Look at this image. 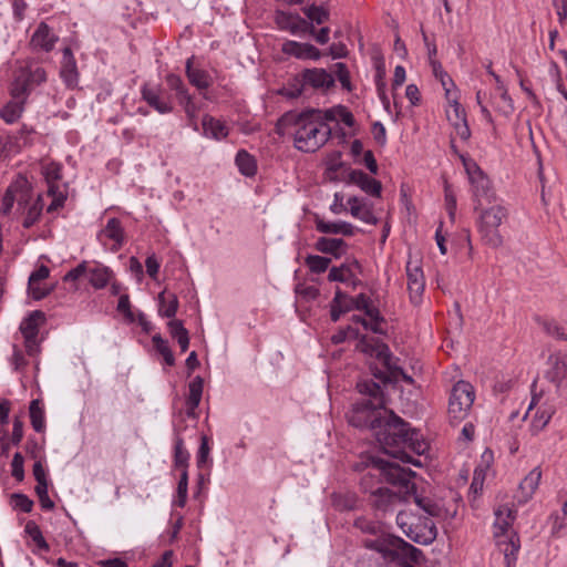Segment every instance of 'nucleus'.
<instances>
[{
	"label": "nucleus",
	"instance_id": "obj_1",
	"mask_svg": "<svg viewBox=\"0 0 567 567\" xmlns=\"http://www.w3.org/2000/svg\"><path fill=\"white\" fill-rule=\"evenodd\" d=\"M374 435L386 454L415 466H420L421 462L414 460L409 451L422 455L429 450V444L422 434L411 429L408 422L392 411H383L380 426L375 429Z\"/></svg>",
	"mask_w": 567,
	"mask_h": 567
},
{
	"label": "nucleus",
	"instance_id": "obj_2",
	"mask_svg": "<svg viewBox=\"0 0 567 567\" xmlns=\"http://www.w3.org/2000/svg\"><path fill=\"white\" fill-rule=\"evenodd\" d=\"M276 132L291 135L295 147L305 153L318 151L331 137V127L323 117V110L312 107L286 112L278 118Z\"/></svg>",
	"mask_w": 567,
	"mask_h": 567
},
{
	"label": "nucleus",
	"instance_id": "obj_3",
	"mask_svg": "<svg viewBox=\"0 0 567 567\" xmlns=\"http://www.w3.org/2000/svg\"><path fill=\"white\" fill-rule=\"evenodd\" d=\"M373 464L384 473L385 481L396 488L393 491L383 486L369 496V502L375 511L381 513L393 511L399 503L415 493L414 472L384 460H375Z\"/></svg>",
	"mask_w": 567,
	"mask_h": 567
},
{
	"label": "nucleus",
	"instance_id": "obj_4",
	"mask_svg": "<svg viewBox=\"0 0 567 567\" xmlns=\"http://www.w3.org/2000/svg\"><path fill=\"white\" fill-rule=\"evenodd\" d=\"M396 524L406 537L420 545H430L437 536L436 526L430 517L399 512Z\"/></svg>",
	"mask_w": 567,
	"mask_h": 567
},
{
	"label": "nucleus",
	"instance_id": "obj_5",
	"mask_svg": "<svg viewBox=\"0 0 567 567\" xmlns=\"http://www.w3.org/2000/svg\"><path fill=\"white\" fill-rule=\"evenodd\" d=\"M508 218L507 209L502 205H494L481 210L477 221L478 233L483 243L492 248L503 245L499 226Z\"/></svg>",
	"mask_w": 567,
	"mask_h": 567
},
{
	"label": "nucleus",
	"instance_id": "obj_6",
	"mask_svg": "<svg viewBox=\"0 0 567 567\" xmlns=\"http://www.w3.org/2000/svg\"><path fill=\"white\" fill-rule=\"evenodd\" d=\"M45 79L47 74L43 68L32 61H27L14 73L10 89L11 96L27 99L30 92Z\"/></svg>",
	"mask_w": 567,
	"mask_h": 567
},
{
	"label": "nucleus",
	"instance_id": "obj_7",
	"mask_svg": "<svg viewBox=\"0 0 567 567\" xmlns=\"http://www.w3.org/2000/svg\"><path fill=\"white\" fill-rule=\"evenodd\" d=\"M463 163L472 185L475 209L477 210L483 205V202L488 204L495 202L496 195L487 175L475 162L463 159Z\"/></svg>",
	"mask_w": 567,
	"mask_h": 567
},
{
	"label": "nucleus",
	"instance_id": "obj_8",
	"mask_svg": "<svg viewBox=\"0 0 567 567\" xmlns=\"http://www.w3.org/2000/svg\"><path fill=\"white\" fill-rule=\"evenodd\" d=\"M61 165L58 163H47L42 166V174L48 184L47 198H51L48 205V213H52L62 207L69 195L66 183L61 182Z\"/></svg>",
	"mask_w": 567,
	"mask_h": 567
},
{
	"label": "nucleus",
	"instance_id": "obj_9",
	"mask_svg": "<svg viewBox=\"0 0 567 567\" xmlns=\"http://www.w3.org/2000/svg\"><path fill=\"white\" fill-rule=\"evenodd\" d=\"M31 195L28 186V181L23 177H18L7 188L1 205L0 214L9 216L13 214H23Z\"/></svg>",
	"mask_w": 567,
	"mask_h": 567
},
{
	"label": "nucleus",
	"instance_id": "obj_10",
	"mask_svg": "<svg viewBox=\"0 0 567 567\" xmlns=\"http://www.w3.org/2000/svg\"><path fill=\"white\" fill-rule=\"evenodd\" d=\"M475 399L474 388L466 381L456 382L451 391L449 399V415L453 421L460 422L464 420Z\"/></svg>",
	"mask_w": 567,
	"mask_h": 567
},
{
	"label": "nucleus",
	"instance_id": "obj_11",
	"mask_svg": "<svg viewBox=\"0 0 567 567\" xmlns=\"http://www.w3.org/2000/svg\"><path fill=\"white\" fill-rule=\"evenodd\" d=\"M43 319L41 311H33L20 323L19 330L29 355H35L39 352L38 334Z\"/></svg>",
	"mask_w": 567,
	"mask_h": 567
},
{
	"label": "nucleus",
	"instance_id": "obj_12",
	"mask_svg": "<svg viewBox=\"0 0 567 567\" xmlns=\"http://www.w3.org/2000/svg\"><path fill=\"white\" fill-rule=\"evenodd\" d=\"M381 415L380 410L360 401L353 405L348 420L352 426L369 427L375 432V429L380 426Z\"/></svg>",
	"mask_w": 567,
	"mask_h": 567
},
{
	"label": "nucleus",
	"instance_id": "obj_13",
	"mask_svg": "<svg viewBox=\"0 0 567 567\" xmlns=\"http://www.w3.org/2000/svg\"><path fill=\"white\" fill-rule=\"evenodd\" d=\"M547 365L544 377L555 385L556 392H560L567 386V355L563 358L558 353L550 354Z\"/></svg>",
	"mask_w": 567,
	"mask_h": 567
},
{
	"label": "nucleus",
	"instance_id": "obj_14",
	"mask_svg": "<svg viewBox=\"0 0 567 567\" xmlns=\"http://www.w3.org/2000/svg\"><path fill=\"white\" fill-rule=\"evenodd\" d=\"M299 78L306 92L308 89L327 91L334 85L333 76L324 69L312 68L300 72Z\"/></svg>",
	"mask_w": 567,
	"mask_h": 567
},
{
	"label": "nucleus",
	"instance_id": "obj_15",
	"mask_svg": "<svg viewBox=\"0 0 567 567\" xmlns=\"http://www.w3.org/2000/svg\"><path fill=\"white\" fill-rule=\"evenodd\" d=\"M360 347L363 352L375 357L384 365L392 378L395 375L393 367H399L396 364L398 359L393 357L386 343L379 340H375L374 343H367L365 338L363 337L360 341Z\"/></svg>",
	"mask_w": 567,
	"mask_h": 567
},
{
	"label": "nucleus",
	"instance_id": "obj_16",
	"mask_svg": "<svg viewBox=\"0 0 567 567\" xmlns=\"http://www.w3.org/2000/svg\"><path fill=\"white\" fill-rule=\"evenodd\" d=\"M58 40L59 37L53 30L45 22H40L31 35L29 45L34 52H50L53 50Z\"/></svg>",
	"mask_w": 567,
	"mask_h": 567
},
{
	"label": "nucleus",
	"instance_id": "obj_17",
	"mask_svg": "<svg viewBox=\"0 0 567 567\" xmlns=\"http://www.w3.org/2000/svg\"><path fill=\"white\" fill-rule=\"evenodd\" d=\"M398 536L393 535H381L373 539H364L363 546L368 549L379 553L383 559L388 561L395 560V551L398 549L399 542Z\"/></svg>",
	"mask_w": 567,
	"mask_h": 567
},
{
	"label": "nucleus",
	"instance_id": "obj_18",
	"mask_svg": "<svg viewBox=\"0 0 567 567\" xmlns=\"http://www.w3.org/2000/svg\"><path fill=\"white\" fill-rule=\"evenodd\" d=\"M406 277L411 302L417 305L421 301L425 287L422 268L409 261L406 265Z\"/></svg>",
	"mask_w": 567,
	"mask_h": 567
},
{
	"label": "nucleus",
	"instance_id": "obj_19",
	"mask_svg": "<svg viewBox=\"0 0 567 567\" xmlns=\"http://www.w3.org/2000/svg\"><path fill=\"white\" fill-rule=\"evenodd\" d=\"M281 51L290 56L299 60H313L317 61L321 58V52L318 48L310 43H301L288 40L282 43Z\"/></svg>",
	"mask_w": 567,
	"mask_h": 567
},
{
	"label": "nucleus",
	"instance_id": "obj_20",
	"mask_svg": "<svg viewBox=\"0 0 567 567\" xmlns=\"http://www.w3.org/2000/svg\"><path fill=\"white\" fill-rule=\"evenodd\" d=\"M357 389L361 394L368 396L362 399L361 402L368 403L369 406L375 408L378 410L384 409L385 400L382 388L379 383L372 380H364L358 382Z\"/></svg>",
	"mask_w": 567,
	"mask_h": 567
},
{
	"label": "nucleus",
	"instance_id": "obj_21",
	"mask_svg": "<svg viewBox=\"0 0 567 567\" xmlns=\"http://www.w3.org/2000/svg\"><path fill=\"white\" fill-rule=\"evenodd\" d=\"M141 93L143 100L158 113L167 114L173 111V104L171 100L162 95V90L159 87H152L145 84L142 87Z\"/></svg>",
	"mask_w": 567,
	"mask_h": 567
},
{
	"label": "nucleus",
	"instance_id": "obj_22",
	"mask_svg": "<svg viewBox=\"0 0 567 567\" xmlns=\"http://www.w3.org/2000/svg\"><path fill=\"white\" fill-rule=\"evenodd\" d=\"M348 182L358 185L368 195L374 197L381 196V183L370 177L361 169H351L348 175Z\"/></svg>",
	"mask_w": 567,
	"mask_h": 567
},
{
	"label": "nucleus",
	"instance_id": "obj_23",
	"mask_svg": "<svg viewBox=\"0 0 567 567\" xmlns=\"http://www.w3.org/2000/svg\"><path fill=\"white\" fill-rule=\"evenodd\" d=\"M398 549L395 551V563L408 566L410 564H421L424 560V556L421 549L406 543L401 537L399 538Z\"/></svg>",
	"mask_w": 567,
	"mask_h": 567
},
{
	"label": "nucleus",
	"instance_id": "obj_24",
	"mask_svg": "<svg viewBox=\"0 0 567 567\" xmlns=\"http://www.w3.org/2000/svg\"><path fill=\"white\" fill-rule=\"evenodd\" d=\"M496 544L499 550L504 554L506 567H516L517 554L520 548L519 537L516 533L509 536L497 539Z\"/></svg>",
	"mask_w": 567,
	"mask_h": 567
},
{
	"label": "nucleus",
	"instance_id": "obj_25",
	"mask_svg": "<svg viewBox=\"0 0 567 567\" xmlns=\"http://www.w3.org/2000/svg\"><path fill=\"white\" fill-rule=\"evenodd\" d=\"M542 478L539 467H534L519 483L517 499L518 503H526L537 489Z\"/></svg>",
	"mask_w": 567,
	"mask_h": 567
},
{
	"label": "nucleus",
	"instance_id": "obj_26",
	"mask_svg": "<svg viewBox=\"0 0 567 567\" xmlns=\"http://www.w3.org/2000/svg\"><path fill=\"white\" fill-rule=\"evenodd\" d=\"M353 271H362L361 265L357 259H351L343 262L339 267L330 268L328 280L346 284L353 279Z\"/></svg>",
	"mask_w": 567,
	"mask_h": 567
},
{
	"label": "nucleus",
	"instance_id": "obj_27",
	"mask_svg": "<svg viewBox=\"0 0 567 567\" xmlns=\"http://www.w3.org/2000/svg\"><path fill=\"white\" fill-rule=\"evenodd\" d=\"M494 536L497 539L507 537L506 533L515 519V511L507 506H501L495 511Z\"/></svg>",
	"mask_w": 567,
	"mask_h": 567
},
{
	"label": "nucleus",
	"instance_id": "obj_28",
	"mask_svg": "<svg viewBox=\"0 0 567 567\" xmlns=\"http://www.w3.org/2000/svg\"><path fill=\"white\" fill-rule=\"evenodd\" d=\"M375 460H380V458L379 457L371 458V461H370L371 470L369 472H367L361 477V481H360V486H361L362 492L368 493L369 496H372L378 488L383 487L381 485V483H382L381 477L382 476L384 477V473L374 466L373 461H375Z\"/></svg>",
	"mask_w": 567,
	"mask_h": 567
},
{
	"label": "nucleus",
	"instance_id": "obj_29",
	"mask_svg": "<svg viewBox=\"0 0 567 567\" xmlns=\"http://www.w3.org/2000/svg\"><path fill=\"white\" fill-rule=\"evenodd\" d=\"M347 204L350 207V214L354 217L360 219L361 221L369 224V225H377L378 218L374 216L372 209L363 203L362 199H360L357 196H352L348 198Z\"/></svg>",
	"mask_w": 567,
	"mask_h": 567
},
{
	"label": "nucleus",
	"instance_id": "obj_30",
	"mask_svg": "<svg viewBox=\"0 0 567 567\" xmlns=\"http://www.w3.org/2000/svg\"><path fill=\"white\" fill-rule=\"evenodd\" d=\"M347 247V243L341 238L320 237L315 244L316 250L332 255L334 258L341 257L346 252Z\"/></svg>",
	"mask_w": 567,
	"mask_h": 567
},
{
	"label": "nucleus",
	"instance_id": "obj_31",
	"mask_svg": "<svg viewBox=\"0 0 567 567\" xmlns=\"http://www.w3.org/2000/svg\"><path fill=\"white\" fill-rule=\"evenodd\" d=\"M316 229L322 234H341L343 236H353L355 231V227L347 221H324L322 219H318L316 221Z\"/></svg>",
	"mask_w": 567,
	"mask_h": 567
},
{
	"label": "nucleus",
	"instance_id": "obj_32",
	"mask_svg": "<svg viewBox=\"0 0 567 567\" xmlns=\"http://www.w3.org/2000/svg\"><path fill=\"white\" fill-rule=\"evenodd\" d=\"M204 134L215 140H221L228 136V128L226 125L215 117L206 114L202 120Z\"/></svg>",
	"mask_w": 567,
	"mask_h": 567
},
{
	"label": "nucleus",
	"instance_id": "obj_33",
	"mask_svg": "<svg viewBox=\"0 0 567 567\" xmlns=\"http://www.w3.org/2000/svg\"><path fill=\"white\" fill-rule=\"evenodd\" d=\"M101 236H104L114 241L112 250H118L124 243V230L122 228L121 221L117 218H110L101 231Z\"/></svg>",
	"mask_w": 567,
	"mask_h": 567
},
{
	"label": "nucleus",
	"instance_id": "obj_34",
	"mask_svg": "<svg viewBox=\"0 0 567 567\" xmlns=\"http://www.w3.org/2000/svg\"><path fill=\"white\" fill-rule=\"evenodd\" d=\"M194 56L187 59L186 61V75L194 86L198 90H206L210 86L212 80L209 74L200 69L193 68Z\"/></svg>",
	"mask_w": 567,
	"mask_h": 567
},
{
	"label": "nucleus",
	"instance_id": "obj_35",
	"mask_svg": "<svg viewBox=\"0 0 567 567\" xmlns=\"http://www.w3.org/2000/svg\"><path fill=\"white\" fill-rule=\"evenodd\" d=\"M203 384L204 380L202 377L197 375L189 383L188 389L189 393L186 399L187 414L194 415V411L198 408L202 395H203Z\"/></svg>",
	"mask_w": 567,
	"mask_h": 567
},
{
	"label": "nucleus",
	"instance_id": "obj_36",
	"mask_svg": "<svg viewBox=\"0 0 567 567\" xmlns=\"http://www.w3.org/2000/svg\"><path fill=\"white\" fill-rule=\"evenodd\" d=\"M158 313L165 318H174L178 309L177 296L173 292L162 291L158 295Z\"/></svg>",
	"mask_w": 567,
	"mask_h": 567
},
{
	"label": "nucleus",
	"instance_id": "obj_37",
	"mask_svg": "<svg viewBox=\"0 0 567 567\" xmlns=\"http://www.w3.org/2000/svg\"><path fill=\"white\" fill-rule=\"evenodd\" d=\"M113 272L107 267L94 266L89 268L87 278L89 282L95 289L104 288L111 280Z\"/></svg>",
	"mask_w": 567,
	"mask_h": 567
},
{
	"label": "nucleus",
	"instance_id": "obj_38",
	"mask_svg": "<svg viewBox=\"0 0 567 567\" xmlns=\"http://www.w3.org/2000/svg\"><path fill=\"white\" fill-rule=\"evenodd\" d=\"M323 117L327 123L340 120L349 127L354 125V117L352 113L343 105H337L334 107L323 110Z\"/></svg>",
	"mask_w": 567,
	"mask_h": 567
},
{
	"label": "nucleus",
	"instance_id": "obj_39",
	"mask_svg": "<svg viewBox=\"0 0 567 567\" xmlns=\"http://www.w3.org/2000/svg\"><path fill=\"white\" fill-rule=\"evenodd\" d=\"M25 100H27L25 97H12V101L7 103L2 107V110L0 112L1 117L7 123L16 122L22 114L23 104H24Z\"/></svg>",
	"mask_w": 567,
	"mask_h": 567
},
{
	"label": "nucleus",
	"instance_id": "obj_40",
	"mask_svg": "<svg viewBox=\"0 0 567 567\" xmlns=\"http://www.w3.org/2000/svg\"><path fill=\"white\" fill-rule=\"evenodd\" d=\"M30 421L35 432H42L45 429V416L43 404L35 399L30 402L29 406Z\"/></svg>",
	"mask_w": 567,
	"mask_h": 567
},
{
	"label": "nucleus",
	"instance_id": "obj_41",
	"mask_svg": "<svg viewBox=\"0 0 567 567\" xmlns=\"http://www.w3.org/2000/svg\"><path fill=\"white\" fill-rule=\"evenodd\" d=\"M236 165L239 172L245 176H254L257 172V164L252 155L247 151L240 150L236 155Z\"/></svg>",
	"mask_w": 567,
	"mask_h": 567
},
{
	"label": "nucleus",
	"instance_id": "obj_42",
	"mask_svg": "<svg viewBox=\"0 0 567 567\" xmlns=\"http://www.w3.org/2000/svg\"><path fill=\"white\" fill-rule=\"evenodd\" d=\"M347 299V293L340 288H337L334 297L330 303V317L333 322H337L342 313L351 310V306L342 305V300Z\"/></svg>",
	"mask_w": 567,
	"mask_h": 567
},
{
	"label": "nucleus",
	"instance_id": "obj_43",
	"mask_svg": "<svg viewBox=\"0 0 567 567\" xmlns=\"http://www.w3.org/2000/svg\"><path fill=\"white\" fill-rule=\"evenodd\" d=\"M431 66H432L434 76L440 80V82L445 91L446 99L450 100V95L452 94V89L455 87V84H454L452 78L447 74L446 71H444L441 62H439L437 60H431Z\"/></svg>",
	"mask_w": 567,
	"mask_h": 567
},
{
	"label": "nucleus",
	"instance_id": "obj_44",
	"mask_svg": "<svg viewBox=\"0 0 567 567\" xmlns=\"http://www.w3.org/2000/svg\"><path fill=\"white\" fill-rule=\"evenodd\" d=\"M415 503L431 517H444L446 514L445 508L439 502L429 497L415 496Z\"/></svg>",
	"mask_w": 567,
	"mask_h": 567
},
{
	"label": "nucleus",
	"instance_id": "obj_45",
	"mask_svg": "<svg viewBox=\"0 0 567 567\" xmlns=\"http://www.w3.org/2000/svg\"><path fill=\"white\" fill-rule=\"evenodd\" d=\"M553 411L550 409H543V410H537V412L535 413V415L533 416L532 419V422H530V432L532 434H538L540 431H543L546 425L549 423L551 416H553Z\"/></svg>",
	"mask_w": 567,
	"mask_h": 567
},
{
	"label": "nucleus",
	"instance_id": "obj_46",
	"mask_svg": "<svg viewBox=\"0 0 567 567\" xmlns=\"http://www.w3.org/2000/svg\"><path fill=\"white\" fill-rule=\"evenodd\" d=\"M189 453L184 447V442L181 436H176L174 445V464L182 471L187 470Z\"/></svg>",
	"mask_w": 567,
	"mask_h": 567
},
{
	"label": "nucleus",
	"instance_id": "obj_47",
	"mask_svg": "<svg viewBox=\"0 0 567 567\" xmlns=\"http://www.w3.org/2000/svg\"><path fill=\"white\" fill-rule=\"evenodd\" d=\"M43 203H44V197L39 196L38 200L35 203H33L32 205H29V203L27 204L25 210L22 214V215L25 214V217L22 223L25 228L31 227L38 220Z\"/></svg>",
	"mask_w": 567,
	"mask_h": 567
},
{
	"label": "nucleus",
	"instance_id": "obj_48",
	"mask_svg": "<svg viewBox=\"0 0 567 567\" xmlns=\"http://www.w3.org/2000/svg\"><path fill=\"white\" fill-rule=\"evenodd\" d=\"M303 13L308 20L313 24H322L329 20L330 13L321 6L311 4L303 9Z\"/></svg>",
	"mask_w": 567,
	"mask_h": 567
},
{
	"label": "nucleus",
	"instance_id": "obj_49",
	"mask_svg": "<svg viewBox=\"0 0 567 567\" xmlns=\"http://www.w3.org/2000/svg\"><path fill=\"white\" fill-rule=\"evenodd\" d=\"M153 344L158 353L163 355L165 363L169 367L175 364L174 354L168 346V342L161 337V334H155L152 338Z\"/></svg>",
	"mask_w": 567,
	"mask_h": 567
},
{
	"label": "nucleus",
	"instance_id": "obj_50",
	"mask_svg": "<svg viewBox=\"0 0 567 567\" xmlns=\"http://www.w3.org/2000/svg\"><path fill=\"white\" fill-rule=\"evenodd\" d=\"M331 262V259L328 257L319 256V255H308L305 259V264L308 266L309 270L313 274H322L324 272Z\"/></svg>",
	"mask_w": 567,
	"mask_h": 567
},
{
	"label": "nucleus",
	"instance_id": "obj_51",
	"mask_svg": "<svg viewBox=\"0 0 567 567\" xmlns=\"http://www.w3.org/2000/svg\"><path fill=\"white\" fill-rule=\"evenodd\" d=\"M280 94L286 96L287 99H297L303 94H306V90L299 75H295L287 84V86L280 90Z\"/></svg>",
	"mask_w": 567,
	"mask_h": 567
},
{
	"label": "nucleus",
	"instance_id": "obj_52",
	"mask_svg": "<svg viewBox=\"0 0 567 567\" xmlns=\"http://www.w3.org/2000/svg\"><path fill=\"white\" fill-rule=\"evenodd\" d=\"M297 19H298V14H292V13H288V12H284V11H276V13H275V22H276L277 27L280 30H285L290 33H292V31H295L297 29L295 25L297 22Z\"/></svg>",
	"mask_w": 567,
	"mask_h": 567
},
{
	"label": "nucleus",
	"instance_id": "obj_53",
	"mask_svg": "<svg viewBox=\"0 0 567 567\" xmlns=\"http://www.w3.org/2000/svg\"><path fill=\"white\" fill-rule=\"evenodd\" d=\"M451 103L452 112L446 111V116L449 121L454 124V122H462L466 120V114L462 105L457 101V94L454 92L450 95V100H447Z\"/></svg>",
	"mask_w": 567,
	"mask_h": 567
},
{
	"label": "nucleus",
	"instance_id": "obj_54",
	"mask_svg": "<svg viewBox=\"0 0 567 567\" xmlns=\"http://www.w3.org/2000/svg\"><path fill=\"white\" fill-rule=\"evenodd\" d=\"M177 101L183 106L188 120L190 121V124L196 126V118L199 112V107L194 103L192 95L188 93L187 95H183Z\"/></svg>",
	"mask_w": 567,
	"mask_h": 567
},
{
	"label": "nucleus",
	"instance_id": "obj_55",
	"mask_svg": "<svg viewBox=\"0 0 567 567\" xmlns=\"http://www.w3.org/2000/svg\"><path fill=\"white\" fill-rule=\"evenodd\" d=\"M166 83L168 87L176 93V99L179 100L183 95H187L188 91L179 75L169 73L166 75Z\"/></svg>",
	"mask_w": 567,
	"mask_h": 567
},
{
	"label": "nucleus",
	"instance_id": "obj_56",
	"mask_svg": "<svg viewBox=\"0 0 567 567\" xmlns=\"http://www.w3.org/2000/svg\"><path fill=\"white\" fill-rule=\"evenodd\" d=\"M187 486H188V474L187 470L182 471L181 477L177 484V501L178 507H184L187 501Z\"/></svg>",
	"mask_w": 567,
	"mask_h": 567
},
{
	"label": "nucleus",
	"instance_id": "obj_57",
	"mask_svg": "<svg viewBox=\"0 0 567 567\" xmlns=\"http://www.w3.org/2000/svg\"><path fill=\"white\" fill-rule=\"evenodd\" d=\"M28 291H29V295L34 300H41L47 295H49L50 287L48 286V284L45 281L32 282V281L29 280L28 281Z\"/></svg>",
	"mask_w": 567,
	"mask_h": 567
},
{
	"label": "nucleus",
	"instance_id": "obj_58",
	"mask_svg": "<svg viewBox=\"0 0 567 567\" xmlns=\"http://www.w3.org/2000/svg\"><path fill=\"white\" fill-rule=\"evenodd\" d=\"M11 505L14 509L29 513L33 507V502L27 495L16 493L11 496Z\"/></svg>",
	"mask_w": 567,
	"mask_h": 567
},
{
	"label": "nucleus",
	"instance_id": "obj_59",
	"mask_svg": "<svg viewBox=\"0 0 567 567\" xmlns=\"http://www.w3.org/2000/svg\"><path fill=\"white\" fill-rule=\"evenodd\" d=\"M117 311L124 316L130 323L135 321V316L131 309V301L128 295L120 296L117 303Z\"/></svg>",
	"mask_w": 567,
	"mask_h": 567
},
{
	"label": "nucleus",
	"instance_id": "obj_60",
	"mask_svg": "<svg viewBox=\"0 0 567 567\" xmlns=\"http://www.w3.org/2000/svg\"><path fill=\"white\" fill-rule=\"evenodd\" d=\"M35 493L39 497L40 504L43 509L53 508V502L50 499L49 494H48V483L47 482H40V484H37Z\"/></svg>",
	"mask_w": 567,
	"mask_h": 567
},
{
	"label": "nucleus",
	"instance_id": "obj_61",
	"mask_svg": "<svg viewBox=\"0 0 567 567\" xmlns=\"http://www.w3.org/2000/svg\"><path fill=\"white\" fill-rule=\"evenodd\" d=\"M63 53H64L63 64H62V68H61V71H60V75L63 79V81L66 84V86H69V85H71V69L69 66V64L71 62V48L70 47H65L63 49Z\"/></svg>",
	"mask_w": 567,
	"mask_h": 567
},
{
	"label": "nucleus",
	"instance_id": "obj_62",
	"mask_svg": "<svg viewBox=\"0 0 567 567\" xmlns=\"http://www.w3.org/2000/svg\"><path fill=\"white\" fill-rule=\"evenodd\" d=\"M23 462V456L17 452L11 462V475L18 481H22L24 476Z\"/></svg>",
	"mask_w": 567,
	"mask_h": 567
},
{
	"label": "nucleus",
	"instance_id": "obj_63",
	"mask_svg": "<svg viewBox=\"0 0 567 567\" xmlns=\"http://www.w3.org/2000/svg\"><path fill=\"white\" fill-rule=\"evenodd\" d=\"M295 25L297 29L292 31L291 34L300 37L305 34H315V25L309 20L301 18L299 14Z\"/></svg>",
	"mask_w": 567,
	"mask_h": 567
},
{
	"label": "nucleus",
	"instance_id": "obj_64",
	"mask_svg": "<svg viewBox=\"0 0 567 567\" xmlns=\"http://www.w3.org/2000/svg\"><path fill=\"white\" fill-rule=\"evenodd\" d=\"M334 66L337 69V71H336L337 78L340 81L342 87L350 91L351 82H350V74H349L347 65L344 63L339 62Z\"/></svg>",
	"mask_w": 567,
	"mask_h": 567
}]
</instances>
